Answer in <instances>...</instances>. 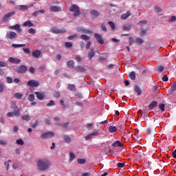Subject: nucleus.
Segmentation results:
<instances>
[{
    "instance_id": "nucleus-21",
    "label": "nucleus",
    "mask_w": 176,
    "mask_h": 176,
    "mask_svg": "<svg viewBox=\"0 0 176 176\" xmlns=\"http://www.w3.org/2000/svg\"><path fill=\"white\" fill-rule=\"evenodd\" d=\"M156 107H157V102H156V101H153V102L148 105L149 109H153V108H156Z\"/></svg>"
},
{
    "instance_id": "nucleus-42",
    "label": "nucleus",
    "mask_w": 176,
    "mask_h": 176,
    "mask_svg": "<svg viewBox=\"0 0 176 176\" xmlns=\"http://www.w3.org/2000/svg\"><path fill=\"white\" fill-rule=\"evenodd\" d=\"M23 120H30V119H31V117H30V116H28V114H25L22 117Z\"/></svg>"
},
{
    "instance_id": "nucleus-9",
    "label": "nucleus",
    "mask_w": 176,
    "mask_h": 176,
    "mask_svg": "<svg viewBox=\"0 0 176 176\" xmlns=\"http://www.w3.org/2000/svg\"><path fill=\"white\" fill-rule=\"evenodd\" d=\"M27 72V67L25 65H21L17 67L16 72L18 74H25Z\"/></svg>"
},
{
    "instance_id": "nucleus-64",
    "label": "nucleus",
    "mask_w": 176,
    "mask_h": 176,
    "mask_svg": "<svg viewBox=\"0 0 176 176\" xmlns=\"http://www.w3.org/2000/svg\"><path fill=\"white\" fill-rule=\"evenodd\" d=\"M90 175H91V173H89V172L82 173V174L81 175V176H90Z\"/></svg>"
},
{
    "instance_id": "nucleus-59",
    "label": "nucleus",
    "mask_w": 176,
    "mask_h": 176,
    "mask_svg": "<svg viewBox=\"0 0 176 176\" xmlns=\"http://www.w3.org/2000/svg\"><path fill=\"white\" fill-rule=\"evenodd\" d=\"M54 97H55L56 98H58L60 97V92H55L54 94Z\"/></svg>"
},
{
    "instance_id": "nucleus-28",
    "label": "nucleus",
    "mask_w": 176,
    "mask_h": 176,
    "mask_svg": "<svg viewBox=\"0 0 176 176\" xmlns=\"http://www.w3.org/2000/svg\"><path fill=\"white\" fill-rule=\"evenodd\" d=\"M117 130H118V128H116V126H110L109 127V131L110 133H116Z\"/></svg>"
},
{
    "instance_id": "nucleus-4",
    "label": "nucleus",
    "mask_w": 176,
    "mask_h": 176,
    "mask_svg": "<svg viewBox=\"0 0 176 176\" xmlns=\"http://www.w3.org/2000/svg\"><path fill=\"white\" fill-rule=\"evenodd\" d=\"M52 34H65V29H58L57 27H53L50 29Z\"/></svg>"
},
{
    "instance_id": "nucleus-49",
    "label": "nucleus",
    "mask_w": 176,
    "mask_h": 176,
    "mask_svg": "<svg viewBox=\"0 0 176 176\" xmlns=\"http://www.w3.org/2000/svg\"><path fill=\"white\" fill-rule=\"evenodd\" d=\"M78 36V34H73L72 36H69L68 37L69 41H72V39H74L75 38H76Z\"/></svg>"
},
{
    "instance_id": "nucleus-22",
    "label": "nucleus",
    "mask_w": 176,
    "mask_h": 176,
    "mask_svg": "<svg viewBox=\"0 0 176 176\" xmlns=\"http://www.w3.org/2000/svg\"><path fill=\"white\" fill-rule=\"evenodd\" d=\"M67 89L70 91H76V87L75 86V85L73 84L69 85Z\"/></svg>"
},
{
    "instance_id": "nucleus-51",
    "label": "nucleus",
    "mask_w": 176,
    "mask_h": 176,
    "mask_svg": "<svg viewBox=\"0 0 176 176\" xmlns=\"http://www.w3.org/2000/svg\"><path fill=\"white\" fill-rule=\"evenodd\" d=\"M170 90H171V91H176V82H175L172 85Z\"/></svg>"
},
{
    "instance_id": "nucleus-57",
    "label": "nucleus",
    "mask_w": 176,
    "mask_h": 176,
    "mask_svg": "<svg viewBox=\"0 0 176 176\" xmlns=\"http://www.w3.org/2000/svg\"><path fill=\"white\" fill-rule=\"evenodd\" d=\"M162 80H163V82H167V80H168V77H167V75H164L162 77Z\"/></svg>"
},
{
    "instance_id": "nucleus-50",
    "label": "nucleus",
    "mask_w": 176,
    "mask_h": 176,
    "mask_svg": "<svg viewBox=\"0 0 176 176\" xmlns=\"http://www.w3.org/2000/svg\"><path fill=\"white\" fill-rule=\"evenodd\" d=\"M7 144H8V141L5 140H0V145H7Z\"/></svg>"
},
{
    "instance_id": "nucleus-63",
    "label": "nucleus",
    "mask_w": 176,
    "mask_h": 176,
    "mask_svg": "<svg viewBox=\"0 0 176 176\" xmlns=\"http://www.w3.org/2000/svg\"><path fill=\"white\" fill-rule=\"evenodd\" d=\"M118 167H120V168H122V167L124 166V163H118L117 164Z\"/></svg>"
},
{
    "instance_id": "nucleus-11",
    "label": "nucleus",
    "mask_w": 176,
    "mask_h": 176,
    "mask_svg": "<svg viewBox=\"0 0 176 176\" xmlns=\"http://www.w3.org/2000/svg\"><path fill=\"white\" fill-rule=\"evenodd\" d=\"M94 36L97 41L98 42V43H100V45L104 44V40L102 39V36H101V34L96 33L94 34Z\"/></svg>"
},
{
    "instance_id": "nucleus-58",
    "label": "nucleus",
    "mask_w": 176,
    "mask_h": 176,
    "mask_svg": "<svg viewBox=\"0 0 176 176\" xmlns=\"http://www.w3.org/2000/svg\"><path fill=\"white\" fill-rule=\"evenodd\" d=\"M28 32L29 34H34L35 33V30H34V28H30L28 30Z\"/></svg>"
},
{
    "instance_id": "nucleus-60",
    "label": "nucleus",
    "mask_w": 176,
    "mask_h": 176,
    "mask_svg": "<svg viewBox=\"0 0 176 176\" xmlns=\"http://www.w3.org/2000/svg\"><path fill=\"white\" fill-rule=\"evenodd\" d=\"M3 91V83L0 82V93Z\"/></svg>"
},
{
    "instance_id": "nucleus-12",
    "label": "nucleus",
    "mask_w": 176,
    "mask_h": 176,
    "mask_svg": "<svg viewBox=\"0 0 176 176\" xmlns=\"http://www.w3.org/2000/svg\"><path fill=\"white\" fill-rule=\"evenodd\" d=\"M41 54H42V52L39 50H34L32 52V56L34 57V58H39Z\"/></svg>"
},
{
    "instance_id": "nucleus-17",
    "label": "nucleus",
    "mask_w": 176,
    "mask_h": 176,
    "mask_svg": "<svg viewBox=\"0 0 176 176\" xmlns=\"http://www.w3.org/2000/svg\"><path fill=\"white\" fill-rule=\"evenodd\" d=\"M10 30H16L18 32H21V28H20L19 24H16L13 26L10 27Z\"/></svg>"
},
{
    "instance_id": "nucleus-48",
    "label": "nucleus",
    "mask_w": 176,
    "mask_h": 176,
    "mask_svg": "<svg viewBox=\"0 0 176 176\" xmlns=\"http://www.w3.org/2000/svg\"><path fill=\"white\" fill-rule=\"evenodd\" d=\"M6 80L8 83H13V78H12L11 77H6Z\"/></svg>"
},
{
    "instance_id": "nucleus-37",
    "label": "nucleus",
    "mask_w": 176,
    "mask_h": 176,
    "mask_svg": "<svg viewBox=\"0 0 176 176\" xmlns=\"http://www.w3.org/2000/svg\"><path fill=\"white\" fill-rule=\"evenodd\" d=\"M108 24L111 27L112 31H113L115 30V28H115V23L113 22H112V21H109Z\"/></svg>"
},
{
    "instance_id": "nucleus-39",
    "label": "nucleus",
    "mask_w": 176,
    "mask_h": 176,
    "mask_svg": "<svg viewBox=\"0 0 176 176\" xmlns=\"http://www.w3.org/2000/svg\"><path fill=\"white\" fill-rule=\"evenodd\" d=\"M136 43H138L139 45H141V43H144V40L141 38H135Z\"/></svg>"
},
{
    "instance_id": "nucleus-2",
    "label": "nucleus",
    "mask_w": 176,
    "mask_h": 176,
    "mask_svg": "<svg viewBox=\"0 0 176 176\" xmlns=\"http://www.w3.org/2000/svg\"><path fill=\"white\" fill-rule=\"evenodd\" d=\"M12 108L14 109V112H8L7 113L8 118H12V116H16L19 118L20 116V111L19 110V107L16 106V104H13Z\"/></svg>"
},
{
    "instance_id": "nucleus-27",
    "label": "nucleus",
    "mask_w": 176,
    "mask_h": 176,
    "mask_svg": "<svg viewBox=\"0 0 176 176\" xmlns=\"http://www.w3.org/2000/svg\"><path fill=\"white\" fill-rule=\"evenodd\" d=\"M131 30V25H125L122 26L123 31H130Z\"/></svg>"
},
{
    "instance_id": "nucleus-47",
    "label": "nucleus",
    "mask_w": 176,
    "mask_h": 176,
    "mask_svg": "<svg viewBox=\"0 0 176 176\" xmlns=\"http://www.w3.org/2000/svg\"><path fill=\"white\" fill-rule=\"evenodd\" d=\"M17 145H23L24 144V141L23 140L19 139L16 140Z\"/></svg>"
},
{
    "instance_id": "nucleus-35",
    "label": "nucleus",
    "mask_w": 176,
    "mask_h": 176,
    "mask_svg": "<svg viewBox=\"0 0 176 176\" xmlns=\"http://www.w3.org/2000/svg\"><path fill=\"white\" fill-rule=\"evenodd\" d=\"M35 100V96L34 94H30L28 96V101H30V102H34Z\"/></svg>"
},
{
    "instance_id": "nucleus-6",
    "label": "nucleus",
    "mask_w": 176,
    "mask_h": 176,
    "mask_svg": "<svg viewBox=\"0 0 176 176\" xmlns=\"http://www.w3.org/2000/svg\"><path fill=\"white\" fill-rule=\"evenodd\" d=\"M6 38L11 40L16 39V38H17V34L14 32H8Z\"/></svg>"
},
{
    "instance_id": "nucleus-8",
    "label": "nucleus",
    "mask_w": 176,
    "mask_h": 176,
    "mask_svg": "<svg viewBox=\"0 0 176 176\" xmlns=\"http://www.w3.org/2000/svg\"><path fill=\"white\" fill-rule=\"evenodd\" d=\"M27 85L31 87H38V86H39V82L35 80H31L27 82Z\"/></svg>"
},
{
    "instance_id": "nucleus-18",
    "label": "nucleus",
    "mask_w": 176,
    "mask_h": 176,
    "mask_svg": "<svg viewBox=\"0 0 176 176\" xmlns=\"http://www.w3.org/2000/svg\"><path fill=\"white\" fill-rule=\"evenodd\" d=\"M50 12H60L61 10V8L58 6H52L50 8Z\"/></svg>"
},
{
    "instance_id": "nucleus-16",
    "label": "nucleus",
    "mask_w": 176,
    "mask_h": 176,
    "mask_svg": "<svg viewBox=\"0 0 176 176\" xmlns=\"http://www.w3.org/2000/svg\"><path fill=\"white\" fill-rule=\"evenodd\" d=\"M14 14H15L14 12H10L6 14L3 17L4 21H8V20H9V19H10V17H12V16H14Z\"/></svg>"
},
{
    "instance_id": "nucleus-44",
    "label": "nucleus",
    "mask_w": 176,
    "mask_h": 176,
    "mask_svg": "<svg viewBox=\"0 0 176 176\" xmlns=\"http://www.w3.org/2000/svg\"><path fill=\"white\" fill-rule=\"evenodd\" d=\"M69 157H70V162H72V160H74V159H75L76 156L75 155V154H74V153L71 152L69 153Z\"/></svg>"
},
{
    "instance_id": "nucleus-33",
    "label": "nucleus",
    "mask_w": 176,
    "mask_h": 176,
    "mask_svg": "<svg viewBox=\"0 0 176 176\" xmlns=\"http://www.w3.org/2000/svg\"><path fill=\"white\" fill-rule=\"evenodd\" d=\"M77 162L78 164H86V160L82 159V158H78L77 160Z\"/></svg>"
},
{
    "instance_id": "nucleus-15",
    "label": "nucleus",
    "mask_w": 176,
    "mask_h": 176,
    "mask_svg": "<svg viewBox=\"0 0 176 176\" xmlns=\"http://www.w3.org/2000/svg\"><path fill=\"white\" fill-rule=\"evenodd\" d=\"M76 31L81 34H90V31L89 30H86L83 28H77Z\"/></svg>"
},
{
    "instance_id": "nucleus-62",
    "label": "nucleus",
    "mask_w": 176,
    "mask_h": 176,
    "mask_svg": "<svg viewBox=\"0 0 176 176\" xmlns=\"http://www.w3.org/2000/svg\"><path fill=\"white\" fill-rule=\"evenodd\" d=\"M38 124H39L38 121H35V122L31 126V127H32V129H35V126H38Z\"/></svg>"
},
{
    "instance_id": "nucleus-34",
    "label": "nucleus",
    "mask_w": 176,
    "mask_h": 176,
    "mask_svg": "<svg viewBox=\"0 0 176 176\" xmlns=\"http://www.w3.org/2000/svg\"><path fill=\"white\" fill-rule=\"evenodd\" d=\"M14 98H16L17 100H20L21 97H23V94L21 93H16L14 95Z\"/></svg>"
},
{
    "instance_id": "nucleus-1",
    "label": "nucleus",
    "mask_w": 176,
    "mask_h": 176,
    "mask_svg": "<svg viewBox=\"0 0 176 176\" xmlns=\"http://www.w3.org/2000/svg\"><path fill=\"white\" fill-rule=\"evenodd\" d=\"M50 161L47 159L38 160L37 161V168L39 171H46L50 167Z\"/></svg>"
},
{
    "instance_id": "nucleus-61",
    "label": "nucleus",
    "mask_w": 176,
    "mask_h": 176,
    "mask_svg": "<svg viewBox=\"0 0 176 176\" xmlns=\"http://www.w3.org/2000/svg\"><path fill=\"white\" fill-rule=\"evenodd\" d=\"M90 46H91V43L90 41H89L87 44H86V49H90Z\"/></svg>"
},
{
    "instance_id": "nucleus-7",
    "label": "nucleus",
    "mask_w": 176,
    "mask_h": 176,
    "mask_svg": "<svg viewBox=\"0 0 176 176\" xmlns=\"http://www.w3.org/2000/svg\"><path fill=\"white\" fill-rule=\"evenodd\" d=\"M98 134L99 133L98 131L89 133L85 136V140L86 141H89V140H92V138H96V137H98Z\"/></svg>"
},
{
    "instance_id": "nucleus-19",
    "label": "nucleus",
    "mask_w": 176,
    "mask_h": 176,
    "mask_svg": "<svg viewBox=\"0 0 176 176\" xmlns=\"http://www.w3.org/2000/svg\"><path fill=\"white\" fill-rule=\"evenodd\" d=\"M23 27H34V23L28 20L23 23Z\"/></svg>"
},
{
    "instance_id": "nucleus-5",
    "label": "nucleus",
    "mask_w": 176,
    "mask_h": 176,
    "mask_svg": "<svg viewBox=\"0 0 176 176\" xmlns=\"http://www.w3.org/2000/svg\"><path fill=\"white\" fill-rule=\"evenodd\" d=\"M52 137H54V133L53 132H45L41 135V140H46L47 138H52Z\"/></svg>"
},
{
    "instance_id": "nucleus-54",
    "label": "nucleus",
    "mask_w": 176,
    "mask_h": 176,
    "mask_svg": "<svg viewBox=\"0 0 176 176\" xmlns=\"http://www.w3.org/2000/svg\"><path fill=\"white\" fill-rule=\"evenodd\" d=\"M101 28H102V31H104V32H107V27L105 26V25L104 23H102Z\"/></svg>"
},
{
    "instance_id": "nucleus-32",
    "label": "nucleus",
    "mask_w": 176,
    "mask_h": 176,
    "mask_svg": "<svg viewBox=\"0 0 176 176\" xmlns=\"http://www.w3.org/2000/svg\"><path fill=\"white\" fill-rule=\"evenodd\" d=\"M18 9L19 10H28V6H19Z\"/></svg>"
},
{
    "instance_id": "nucleus-31",
    "label": "nucleus",
    "mask_w": 176,
    "mask_h": 176,
    "mask_svg": "<svg viewBox=\"0 0 176 176\" xmlns=\"http://www.w3.org/2000/svg\"><path fill=\"white\" fill-rule=\"evenodd\" d=\"M129 78L131 80H135V72H131L129 74Z\"/></svg>"
},
{
    "instance_id": "nucleus-38",
    "label": "nucleus",
    "mask_w": 176,
    "mask_h": 176,
    "mask_svg": "<svg viewBox=\"0 0 176 176\" xmlns=\"http://www.w3.org/2000/svg\"><path fill=\"white\" fill-rule=\"evenodd\" d=\"M5 67H8V63H6L5 61L0 60V68H3Z\"/></svg>"
},
{
    "instance_id": "nucleus-40",
    "label": "nucleus",
    "mask_w": 176,
    "mask_h": 176,
    "mask_svg": "<svg viewBox=\"0 0 176 176\" xmlns=\"http://www.w3.org/2000/svg\"><path fill=\"white\" fill-rule=\"evenodd\" d=\"M74 60H69L67 62V66L69 67V68H73L74 67Z\"/></svg>"
},
{
    "instance_id": "nucleus-56",
    "label": "nucleus",
    "mask_w": 176,
    "mask_h": 176,
    "mask_svg": "<svg viewBox=\"0 0 176 176\" xmlns=\"http://www.w3.org/2000/svg\"><path fill=\"white\" fill-rule=\"evenodd\" d=\"M147 23H148L147 21H140L139 22V25H145V24H147Z\"/></svg>"
},
{
    "instance_id": "nucleus-46",
    "label": "nucleus",
    "mask_w": 176,
    "mask_h": 176,
    "mask_svg": "<svg viewBox=\"0 0 176 176\" xmlns=\"http://www.w3.org/2000/svg\"><path fill=\"white\" fill-rule=\"evenodd\" d=\"M23 50L24 52V53H25L26 54H31V51L30 50V48H23Z\"/></svg>"
},
{
    "instance_id": "nucleus-10",
    "label": "nucleus",
    "mask_w": 176,
    "mask_h": 176,
    "mask_svg": "<svg viewBox=\"0 0 176 176\" xmlns=\"http://www.w3.org/2000/svg\"><path fill=\"white\" fill-rule=\"evenodd\" d=\"M34 94L36 96V98H38V100L40 101H42L45 97V92L36 91L34 93Z\"/></svg>"
},
{
    "instance_id": "nucleus-29",
    "label": "nucleus",
    "mask_w": 176,
    "mask_h": 176,
    "mask_svg": "<svg viewBox=\"0 0 176 176\" xmlns=\"http://www.w3.org/2000/svg\"><path fill=\"white\" fill-rule=\"evenodd\" d=\"M76 72H85V69L83 67L78 66L75 68Z\"/></svg>"
},
{
    "instance_id": "nucleus-23",
    "label": "nucleus",
    "mask_w": 176,
    "mask_h": 176,
    "mask_svg": "<svg viewBox=\"0 0 176 176\" xmlns=\"http://www.w3.org/2000/svg\"><path fill=\"white\" fill-rule=\"evenodd\" d=\"M63 138H64L65 142H66V144H71L72 140H71V138H69V135H65L63 136Z\"/></svg>"
},
{
    "instance_id": "nucleus-3",
    "label": "nucleus",
    "mask_w": 176,
    "mask_h": 176,
    "mask_svg": "<svg viewBox=\"0 0 176 176\" xmlns=\"http://www.w3.org/2000/svg\"><path fill=\"white\" fill-rule=\"evenodd\" d=\"M69 10V12H74L73 16L74 17H77L78 16H79V14H80V10L79 9V7L75 5L70 6Z\"/></svg>"
},
{
    "instance_id": "nucleus-24",
    "label": "nucleus",
    "mask_w": 176,
    "mask_h": 176,
    "mask_svg": "<svg viewBox=\"0 0 176 176\" xmlns=\"http://www.w3.org/2000/svg\"><path fill=\"white\" fill-rule=\"evenodd\" d=\"M129 16H131V13L130 12H127L126 14H123L121 16V19H122V20H126V19L129 17Z\"/></svg>"
},
{
    "instance_id": "nucleus-26",
    "label": "nucleus",
    "mask_w": 176,
    "mask_h": 176,
    "mask_svg": "<svg viewBox=\"0 0 176 176\" xmlns=\"http://www.w3.org/2000/svg\"><path fill=\"white\" fill-rule=\"evenodd\" d=\"M94 54H96V52H94V50L93 48L91 49V52L88 53V57L89 60H91L93 57H94Z\"/></svg>"
},
{
    "instance_id": "nucleus-43",
    "label": "nucleus",
    "mask_w": 176,
    "mask_h": 176,
    "mask_svg": "<svg viewBox=\"0 0 176 176\" xmlns=\"http://www.w3.org/2000/svg\"><path fill=\"white\" fill-rule=\"evenodd\" d=\"M68 124H69V122H63L59 124V126H62L63 129H68Z\"/></svg>"
},
{
    "instance_id": "nucleus-20",
    "label": "nucleus",
    "mask_w": 176,
    "mask_h": 176,
    "mask_svg": "<svg viewBox=\"0 0 176 176\" xmlns=\"http://www.w3.org/2000/svg\"><path fill=\"white\" fill-rule=\"evenodd\" d=\"M90 14H91V16L94 17H98V16H100V12L96 10H92L90 11Z\"/></svg>"
},
{
    "instance_id": "nucleus-55",
    "label": "nucleus",
    "mask_w": 176,
    "mask_h": 176,
    "mask_svg": "<svg viewBox=\"0 0 176 176\" xmlns=\"http://www.w3.org/2000/svg\"><path fill=\"white\" fill-rule=\"evenodd\" d=\"M66 47H72V43L67 42L65 43Z\"/></svg>"
},
{
    "instance_id": "nucleus-45",
    "label": "nucleus",
    "mask_w": 176,
    "mask_h": 176,
    "mask_svg": "<svg viewBox=\"0 0 176 176\" xmlns=\"http://www.w3.org/2000/svg\"><path fill=\"white\" fill-rule=\"evenodd\" d=\"M60 105H62L63 108L68 107V104H65L64 102V100H60Z\"/></svg>"
},
{
    "instance_id": "nucleus-53",
    "label": "nucleus",
    "mask_w": 176,
    "mask_h": 176,
    "mask_svg": "<svg viewBox=\"0 0 176 176\" xmlns=\"http://www.w3.org/2000/svg\"><path fill=\"white\" fill-rule=\"evenodd\" d=\"M76 61H77L78 63H80L82 61V57H80V56H76Z\"/></svg>"
},
{
    "instance_id": "nucleus-36",
    "label": "nucleus",
    "mask_w": 176,
    "mask_h": 176,
    "mask_svg": "<svg viewBox=\"0 0 176 176\" xmlns=\"http://www.w3.org/2000/svg\"><path fill=\"white\" fill-rule=\"evenodd\" d=\"M80 38L82 39V41H89L90 39V37L87 35L82 34L80 36Z\"/></svg>"
},
{
    "instance_id": "nucleus-25",
    "label": "nucleus",
    "mask_w": 176,
    "mask_h": 176,
    "mask_svg": "<svg viewBox=\"0 0 176 176\" xmlns=\"http://www.w3.org/2000/svg\"><path fill=\"white\" fill-rule=\"evenodd\" d=\"M134 90H135V93H137V94L138 96H141V94H142V91L141 90L140 87L135 86Z\"/></svg>"
},
{
    "instance_id": "nucleus-52",
    "label": "nucleus",
    "mask_w": 176,
    "mask_h": 176,
    "mask_svg": "<svg viewBox=\"0 0 176 176\" xmlns=\"http://www.w3.org/2000/svg\"><path fill=\"white\" fill-rule=\"evenodd\" d=\"M164 107H166L165 105H164V104H159V108H160V109H161V111H164Z\"/></svg>"
},
{
    "instance_id": "nucleus-14",
    "label": "nucleus",
    "mask_w": 176,
    "mask_h": 176,
    "mask_svg": "<svg viewBox=\"0 0 176 176\" xmlns=\"http://www.w3.org/2000/svg\"><path fill=\"white\" fill-rule=\"evenodd\" d=\"M112 146H113V148H122V146H123V143L122 141L117 140L113 143Z\"/></svg>"
},
{
    "instance_id": "nucleus-13",
    "label": "nucleus",
    "mask_w": 176,
    "mask_h": 176,
    "mask_svg": "<svg viewBox=\"0 0 176 176\" xmlns=\"http://www.w3.org/2000/svg\"><path fill=\"white\" fill-rule=\"evenodd\" d=\"M8 61L10 63H12V64H19V63H21V60L20 59L13 57H10Z\"/></svg>"
},
{
    "instance_id": "nucleus-30",
    "label": "nucleus",
    "mask_w": 176,
    "mask_h": 176,
    "mask_svg": "<svg viewBox=\"0 0 176 176\" xmlns=\"http://www.w3.org/2000/svg\"><path fill=\"white\" fill-rule=\"evenodd\" d=\"M25 46V44H12V47H14L15 49H17V47H24Z\"/></svg>"
},
{
    "instance_id": "nucleus-41",
    "label": "nucleus",
    "mask_w": 176,
    "mask_h": 176,
    "mask_svg": "<svg viewBox=\"0 0 176 176\" xmlns=\"http://www.w3.org/2000/svg\"><path fill=\"white\" fill-rule=\"evenodd\" d=\"M54 105H56V102L54 100H50L47 104V107H54Z\"/></svg>"
}]
</instances>
